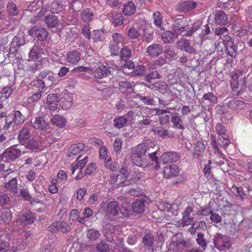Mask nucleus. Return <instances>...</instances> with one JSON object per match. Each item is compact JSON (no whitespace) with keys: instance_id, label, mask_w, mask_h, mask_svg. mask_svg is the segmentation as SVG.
Instances as JSON below:
<instances>
[{"instance_id":"obj_4","label":"nucleus","mask_w":252,"mask_h":252,"mask_svg":"<svg viewBox=\"0 0 252 252\" xmlns=\"http://www.w3.org/2000/svg\"><path fill=\"white\" fill-rule=\"evenodd\" d=\"M100 207L107 216L116 217L120 210L119 204L115 201L102 202Z\"/></svg>"},{"instance_id":"obj_24","label":"nucleus","mask_w":252,"mask_h":252,"mask_svg":"<svg viewBox=\"0 0 252 252\" xmlns=\"http://www.w3.org/2000/svg\"><path fill=\"white\" fill-rule=\"evenodd\" d=\"M145 207V201L144 200L137 199L132 204V211L135 215L141 214L144 211Z\"/></svg>"},{"instance_id":"obj_13","label":"nucleus","mask_w":252,"mask_h":252,"mask_svg":"<svg viewBox=\"0 0 252 252\" xmlns=\"http://www.w3.org/2000/svg\"><path fill=\"white\" fill-rule=\"evenodd\" d=\"M197 3L192 0H189L180 2L177 6V9L179 12H187L195 8Z\"/></svg>"},{"instance_id":"obj_23","label":"nucleus","mask_w":252,"mask_h":252,"mask_svg":"<svg viewBox=\"0 0 252 252\" xmlns=\"http://www.w3.org/2000/svg\"><path fill=\"white\" fill-rule=\"evenodd\" d=\"M100 158L105 160V165L106 167L110 169L112 171L116 170L118 168V165H112L110 163V160L106 159L107 158V149L105 146H102L100 148L99 150Z\"/></svg>"},{"instance_id":"obj_52","label":"nucleus","mask_w":252,"mask_h":252,"mask_svg":"<svg viewBox=\"0 0 252 252\" xmlns=\"http://www.w3.org/2000/svg\"><path fill=\"white\" fill-rule=\"evenodd\" d=\"M155 240L152 234H146L142 238V242L145 246L151 247L154 243Z\"/></svg>"},{"instance_id":"obj_60","label":"nucleus","mask_w":252,"mask_h":252,"mask_svg":"<svg viewBox=\"0 0 252 252\" xmlns=\"http://www.w3.org/2000/svg\"><path fill=\"white\" fill-rule=\"evenodd\" d=\"M211 146L212 147L214 154H215L219 157H221L223 155L220 151L217 145L216 141L215 139L211 140Z\"/></svg>"},{"instance_id":"obj_49","label":"nucleus","mask_w":252,"mask_h":252,"mask_svg":"<svg viewBox=\"0 0 252 252\" xmlns=\"http://www.w3.org/2000/svg\"><path fill=\"white\" fill-rule=\"evenodd\" d=\"M205 146L201 141H198L194 147V154L197 156H202L204 152Z\"/></svg>"},{"instance_id":"obj_1","label":"nucleus","mask_w":252,"mask_h":252,"mask_svg":"<svg viewBox=\"0 0 252 252\" xmlns=\"http://www.w3.org/2000/svg\"><path fill=\"white\" fill-rule=\"evenodd\" d=\"M244 71L239 70L232 76L231 87L234 94L238 95L242 91L246 85L245 78L243 77Z\"/></svg>"},{"instance_id":"obj_46","label":"nucleus","mask_w":252,"mask_h":252,"mask_svg":"<svg viewBox=\"0 0 252 252\" xmlns=\"http://www.w3.org/2000/svg\"><path fill=\"white\" fill-rule=\"evenodd\" d=\"M17 180L15 178L13 177L8 182L5 183V188L7 190L15 192L17 191Z\"/></svg>"},{"instance_id":"obj_45","label":"nucleus","mask_w":252,"mask_h":252,"mask_svg":"<svg viewBox=\"0 0 252 252\" xmlns=\"http://www.w3.org/2000/svg\"><path fill=\"white\" fill-rule=\"evenodd\" d=\"M51 122L53 125L62 127L64 126L65 120L63 116L59 115H55L51 119Z\"/></svg>"},{"instance_id":"obj_25","label":"nucleus","mask_w":252,"mask_h":252,"mask_svg":"<svg viewBox=\"0 0 252 252\" xmlns=\"http://www.w3.org/2000/svg\"><path fill=\"white\" fill-rule=\"evenodd\" d=\"M59 101L57 96L55 94H50L47 96V106L52 111H54L56 109Z\"/></svg>"},{"instance_id":"obj_8","label":"nucleus","mask_w":252,"mask_h":252,"mask_svg":"<svg viewBox=\"0 0 252 252\" xmlns=\"http://www.w3.org/2000/svg\"><path fill=\"white\" fill-rule=\"evenodd\" d=\"M150 151V148L147 147L145 144H139L134 150L131 156V159L133 163L137 166L143 156Z\"/></svg>"},{"instance_id":"obj_14","label":"nucleus","mask_w":252,"mask_h":252,"mask_svg":"<svg viewBox=\"0 0 252 252\" xmlns=\"http://www.w3.org/2000/svg\"><path fill=\"white\" fill-rule=\"evenodd\" d=\"M17 219L16 224L15 225L23 226L25 224H31L34 222L35 220L34 214L31 212L24 214L20 218Z\"/></svg>"},{"instance_id":"obj_48","label":"nucleus","mask_w":252,"mask_h":252,"mask_svg":"<svg viewBox=\"0 0 252 252\" xmlns=\"http://www.w3.org/2000/svg\"><path fill=\"white\" fill-rule=\"evenodd\" d=\"M105 37V32L103 30L94 31L92 38L94 42L102 41Z\"/></svg>"},{"instance_id":"obj_64","label":"nucleus","mask_w":252,"mask_h":252,"mask_svg":"<svg viewBox=\"0 0 252 252\" xmlns=\"http://www.w3.org/2000/svg\"><path fill=\"white\" fill-rule=\"evenodd\" d=\"M96 250L99 252H108L109 251L108 245L103 242H101L96 246Z\"/></svg>"},{"instance_id":"obj_50","label":"nucleus","mask_w":252,"mask_h":252,"mask_svg":"<svg viewBox=\"0 0 252 252\" xmlns=\"http://www.w3.org/2000/svg\"><path fill=\"white\" fill-rule=\"evenodd\" d=\"M146 72L145 67L143 65H139L136 67H134L132 72L130 76H138L142 75Z\"/></svg>"},{"instance_id":"obj_30","label":"nucleus","mask_w":252,"mask_h":252,"mask_svg":"<svg viewBox=\"0 0 252 252\" xmlns=\"http://www.w3.org/2000/svg\"><path fill=\"white\" fill-rule=\"evenodd\" d=\"M227 106L233 110H239L243 109L245 106V104L242 100L233 99L228 101Z\"/></svg>"},{"instance_id":"obj_51","label":"nucleus","mask_w":252,"mask_h":252,"mask_svg":"<svg viewBox=\"0 0 252 252\" xmlns=\"http://www.w3.org/2000/svg\"><path fill=\"white\" fill-rule=\"evenodd\" d=\"M202 23L201 21H198L194 23L192 26L191 27L189 30L187 31L185 33L183 34V35L185 36H191L196 31H197L201 27Z\"/></svg>"},{"instance_id":"obj_37","label":"nucleus","mask_w":252,"mask_h":252,"mask_svg":"<svg viewBox=\"0 0 252 252\" xmlns=\"http://www.w3.org/2000/svg\"><path fill=\"white\" fill-rule=\"evenodd\" d=\"M153 23L157 28L163 30V17L161 13L156 11L153 14Z\"/></svg>"},{"instance_id":"obj_55","label":"nucleus","mask_w":252,"mask_h":252,"mask_svg":"<svg viewBox=\"0 0 252 252\" xmlns=\"http://www.w3.org/2000/svg\"><path fill=\"white\" fill-rule=\"evenodd\" d=\"M7 9L9 14L11 15L15 16L18 13V9L16 4L13 2H8Z\"/></svg>"},{"instance_id":"obj_53","label":"nucleus","mask_w":252,"mask_h":252,"mask_svg":"<svg viewBox=\"0 0 252 252\" xmlns=\"http://www.w3.org/2000/svg\"><path fill=\"white\" fill-rule=\"evenodd\" d=\"M127 35L130 39H137L139 37L140 33L135 28L132 27L127 30Z\"/></svg>"},{"instance_id":"obj_61","label":"nucleus","mask_w":252,"mask_h":252,"mask_svg":"<svg viewBox=\"0 0 252 252\" xmlns=\"http://www.w3.org/2000/svg\"><path fill=\"white\" fill-rule=\"evenodd\" d=\"M213 210L211 209L209 204L206 205L204 208L198 211L197 214L199 216H208L212 213Z\"/></svg>"},{"instance_id":"obj_18","label":"nucleus","mask_w":252,"mask_h":252,"mask_svg":"<svg viewBox=\"0 0 252 252\" xmlns=\"http://www.w3.org/2000/svg\"><path fill=\"white\" fill-rule=\"evenodd\" d=\"M180 173V168L178 166L172 164L164 168L163 173L166 178H170L178 176Z\"/></svg>"},{"instance_id":"obj_2","label":"nucleus","mask_w":252,"mask_h":252,"mask_svg":"<svg viewBox=\"0 0 252 252\" xmlns=\"http://www.w3.org/2000/svg\"><path fill=\"white\" fill-rule=\"evenodd\" d=\"M25 121V117L20 111H14L13 113L8 114L6 116L3 129L6 130L12 126L14 128L15 126L22 125Z\"/></svg>"},{"instance_id":"obj_34","label":"nucleus","mask_w":252,"mask_h":252,"mask_svg":"<svg viewBox=\"0 0 252 252\" xmlns=\"http://www.w3.org/2000/svg\"><path fill=\"white\" fill-rule=\"evenodd\" d=\"M43 50L39 48L37 45H34L31 50L29 53V57L31 60H38L40 57L41 54H43Z\"/></svg>"},{"instance_id":"obj_28","label":"nucleus","mask_w":252,"mask_h":252,"mask_svg":"<svg viewBox=\"0 0 252 252\" xmlns=\"http://www.w3.org/2000/svg\"><path fill=\"white\" fill-rule=\"evenodd\" d=\"M153 131L155 134L164 138H171L173 136V133H172L171 131H169L161 126L156 127L153 128Z\"/></svg>"},{"instance_id":"obj_5","label":"nucleus","mask_w":252,"mask_h":252,"mask_svg":"<svg viewBox=\"0 0 252 252\" xmlns=\"http://www.w3.org/2000/svg\"><path fill=\"white\" fill-rule=\"evenodd\" d=\"M13 233L14 235L19 234V237L15 242L17 245L12 246V251L15 252L19 250L24 249L26 246V240L30 236V232L23 229H19L18 232L14 231Z\"/></svg>"},{"instance_id":"obj_44","label":"nucleus","mask_w":252,"mask_h":252,"mask_svg":"<svg viewBox=\"0 0 252 252\" xmlns=\"http://www.w3.org/2000/svg\"><path fill=\"white\" fill-rule=\"evenodd\" d=\"M126 115L124 116H120L115 118L114 120V126L117 128H121L124 126L127 122V119L126 118Z\"/></svg>"},{"instance_id":"obj_58","label":"nucleus","mask_w":252,"mask_h":252,"mask_svg":"<svg viewBox=\"0 0 252 252\" xmlns=\"http://www.w3.org/2000/svg\"><path fill=\"white\" fill-rule=\"evenodd\" d=\"M203 100H209L213 103H216L218 102V97L212 93H208L203 95L202 97Z\"/></svg>"},{"instance_id":"obj_62","label":"nucleus","mask_w":252,"mask_h":252,"mask_svg":"<svg viewBox=\"0 0 252 252\" xmlns=\"http://www.w3.org/2000/svg\"><path fill=\"white\" fill-rule=\"evenodd\" d=\"M112 41L111 42L114 43L122 44L124 41L123 35L119 33L115 32L112 35Z\"/></svg>"},{"instance_id":"obj_63","label":"nucleus","mask_w":252,"mask_h":252,"mask_svg":"<svg viewBox=\"0 0 252 252\" xmlns=\"http://www.w3.org/2000/svg\"><path fill=\"white\" fill-rule=\"evenodd\" d=\"M26 147L28 149L36 150L39 148L38 144L33 139H31L26 143Z\"/></svg>"},{"instance_id":"obj_22","label":"nucleus","mask_w":252,"mask_h":252,"mask_svg":"<svg viewBox=\"0 0 252 252\" xmlns=\"http://www.w3.org/2000/svg\"><path fill=\"white\" fill-rule=\"evenodd\" d=\"M164 164L174 162L178 161L179 159V156L174 152H167L162 154L160 157Z\"/></svg>"},{"instance_id":"obj_11","label":"nucleus","mask_w":252,"mask_h":252,"mask_svg":"<svg viewBox=\"0 0 252 252\" xmlns=\"http://www.w3.org/2000/svg\"><path fill=\"white\" fill-rule=\"evenodd\" d=\"M119 227L112 223L106 224L103 227V235L107 241L112 242L115 241L117 238V232Z\"/></svg>"},{"instance_id":"obj_15","label":"nucleus","mask_w":252,"mask_h":252,"mask_svg":"<svg viewBox=\"0 0 252 252\" xmlns=\"http://www.w3.org/2000/svg\"><path fill=\"white\" fill-rule=\"evenodd\" d=\"M28 33L31 36L34 35L39 40H44L48 35V32L45 29L36 27H33L29 30Z\"/></svg>"},{"instance_id":"obj_31","label":"nucleus","mask_w":252,"mask_h":252,"mask_svg":"<svg viewBox=\"0 0 252 252\" xmlns=\"http://www.w3.org/2000/svg\"><path fill=\"white\" fill-rule=\"evenodd\" d=\"M215 21L219 25H225L227 22V15L222 11H218L215 14Z\"/></svg>"},{"instance_id":"obj_40","label":"nucleus","mask_w":252,"mask_h":252,"mask_svg":"<svg viewBox=\"0 0 252 252\" xmlns=\"http://www.w3.org/2000/svg\"><path fill=\"white\" fill-rule=\"evenodd\" d=\"M94 12L90 8H85L81 12V17L84 22H90L94 19Z\"/></svg>"},{"instance_id":"obj_32","label":"nucleus","mask_w":252,"mask_h":252,"mask_svg":"<svg viewBox=\"0 0 252 252\" xmlns=\"http://www.w3.org/2000/svg\"><path fill=\"white\" fill-rule=\"evenodd\" d=\"M12 215L10 210L5 208L0 210V221L8 223L12 220Z\"/></svg>"},{"instance_id":"obj_10","label":"nucleus","mask_w":252,"mask_h":252,"mask_svg":"<svg viewBox=\"0 0 252 252\" xmlns=\"http://www.w3.org/2000/svg\"><path fill=\"white\" fill-rule=\"evenodd\" d=\"M60 106L64 110L69 109L73 101V94L70 93L68 91L64 90L60 94Z\"/></svg>"},{"instance_id":"obj_33","label":"nucleus","mask_w":252,"mask_h":252,"mask_svg":"<svg viewBox=\"0 0 252 252\" xmlns=\"http://www.w3.org/2000/svg\"><path fill=\"white\" fill-rule=\"evenodd\" d=\"M64 8L62 0H55L51 3L50 11L53 13H59Z\"/></svg>"},{"instance_id":"obj_56","label":"nucleus","mask_w":252,"mask_h":252,"mask_svg":"<svg viewBox=\"0 0 252 252\" xmlns=\"http://www.w3.org/2000/svg\"><path fill=\"white\" fill-rule=\"evenodd\" d=\"M197 244L203 248L205 250L207 246L206 240L204 238V234L202 233H199L197 234V238L196 239Z\"/></svg>"},{"instance_id":"obj_39","label":"nucleus","mask_w":252,"mask_h":252,"mask_svg":"<svg viewBox=\"0 0 252 252\" xmlns=\"http://www.w3.org/2000/svg\"><path fill=\"white\" fill-rule=\"evenodd\" d=\"M171 122L173 124L172 127L175 129L184 130L185 127L183 125V121L180 116L173 115L171 118Z\"/></svg>"},{"instance_id":"obj_17","label":"nucleus","mask_w":252,"mask_h":252,"mask_svg":"<svg viewBox=\"0 0 252 252\" xmlns=\"http://www.w3.org/2000/svg\"><path fill=\"white\" fill-rule=\"evenodd\" d=\"M185 20L183 18H177L174 21L173 29L175 33L178 36L185 32Z\"/></svg>"},{"instance_id":"obj_38","label":"nucleus","mask_w":252,"mask_h":252,"mask_svg":"<svg viewBox=\"0 0 252 252\" xmlns=\"http://www.w3.org/2000/svg\"><path fill=\"white\" fill-rule=\"evenodd\" d=\"M47 126L48 123L41 116L36 117L33 123V127L40 130L45 128Z\"/></svg>"},{"instance_id":"obj_27","label":"nucleus","mask_w":252,"mask_h":252,"mask_svg":"<svg viewBox=\"0 0 252 252\" xmlns=\"http://www.w3.org/2000/svg\"><path fill=\"white\" fill-rule=\"evenodd\" d=\"M225 46L227 54L232 58H235L237 54V49L234 42L230 37L225 41Z\"/></svg>"},{"instance_id":"obj_12","label":"nucleus","mask_w":252,"mask_h":252,"mask_svg":"<svg viewBox=\"0 0 252 252\" xmlns=\"http://www.w3.org/2000/svg\"><path fill=\"white\" fill-rule=\"evenodd\" d=\"M113 69L109 66L101 65L98 67L94 72V78L99 79L112 75Z\"/></svg>"},{"instance_id":"obj_43","label":"nucleus","mask_w":252,"mask_h":252,"mask_svg":"<svg viewBox=\"0 0 252 252\" xmlns=\"http://www.w3.org/2000/svg\"><path fill=\"white\" fill-rule=\"evenodd\" d=\"M87 236L90 241L94 242L100 237V234L98 230L91 228L87 231Z\"/></svg>"},{"instance_id":"obj_41","label":"nucleus","mask_w":252,"mask_h":252,"mask_svg":"<svg viewBox=\"0 0 252 252\" xmlns=\"http://www.w3.org/2000/svg\"><path fill=\"white\" fill-rule=\"evenodd\" d=\"M119 86L120 89L123 92L131 93L134 92L133 84L129 82L121 81L119 83Z\"/></svg>"},{"instance_id":"obj_21","label":"nucleus","mask_w":252,"mask_h":252,"mask_svg":"<svg viewBox=\"0 0 252 252\" xmlns=\"http://www.w3.org/2000/svg\"><path fill=\"white\" fill-rule=\"evenodd\" d=\"M177 46L179 49L184 50L188 53H193L194 49L190 45L189 41L184 38H181L177 42Z\"/></svg>"},{"instance_id":"obj_36","label":"nucleus","mask_w":252,"mask_h":252,"mask_svg":"<svg viewBox=\"0 0 252 252\" xmlns=\"http://www.w3.org/2000/svg\"><path fill=\"white\" fill-rule=\"evenodd\" d=\"M124 6L123 13L125 15L130 16L135 13L136 7L133 2L128 1L124 3Z\"/></svg>"},{"instance_id":"obj_9","label":"nucleus","mask_w":252,"mask_h":252,"mask_svg":"<svg viewBox=\"0 0 252 252\" xmlns=\"http://www.w3.org/2000/svg\"><path fill=\"white\" fill-rule=\"evenodd\" d=\"M20 150L17 148L16 146H12L0 156V161L8 162L9 161L14 160L20 155Z\"/></svg>"},{"instance_id":"obj_16","label":"nucleus","mask_w":252,"mask_h":252,"mask_svg":"<svg viewBox=\"0 0 252 252\" xmlns=\"http://www.w3.org/2000/svg\"><path fill=\"white\" fill-rule=\"evenodd\" d=\"M193 212V209L191 207L186 208L183 213L181 223L182 226H189L194 222V218L190 215Z\"/></svg>"},{"instance_id":"obj_7","label":"nucleus","mask_w":252,"mask_h":252,"mask_svg":"<svg viewBox=\"0 0 252 252\" xmlns=\"http://www.w3.org/2000/svg\"><path fill=\"white\" fill-rule=\"evenodd\" d=\"M70 229V226L67 222L60 220L52 223L47 227V230L52 233L61 232L65 234L69 232Z\"/></svg>"},{"instance_id":"obj_29","label":"nucleus","mask_w":252,"mask_h":252,"mask_svg":"<svg viewBox=\"0 0 252 252\" xmlns=\"http://www.w3.org/2000/svg\"><path fill=\"white\" fill-rule=\"evenodd\" d=\"M30 130L28 127H23L19 132L18 139L20 143L25 145L30 137Z\"/></svg>"},{"instance_id":"obj_59","label":"nucleus","mask_w":252,"mask_h":252,"mask_svg":"<svg viewBox=\"0 0 252 252\" xmlns=\"http://www.w3.org/2000/svg\"><path fill=\"white\" fill-rule=\"evenodd\" d=\"M121 58L122 60H126L131 56V50L127 47H124L120 52Z\"/></svg>"},{"instance_id":"obj_3","label":"nucleus","mask_w":252,"mask_h":252,"mask_svg":"<svg viewBox=\"0 0 252 252\" xmlns=\"http://www.w3.org/2000/svg\"><path fill=\"white\" fill-rule=\"evenodd\" d=\"M213 243L215 248L220 251L229 249L232 245L228 237L220 233H217L214 235Z\"/></svg>"},{"instance_id":"obj_54","label":"nucleus","mask_w":252,"mask_h":252,"mask_svg":"<svg viewBox=\"0 0 252 252\" xmlns=\"http://www.w3.org/2000/svg\"><path fill=\"white\" fill-rule=\"evenodd\" d=\"M134 67V64L133 62H127L123 65L122 69V72L125 74L130 75L132 72H127V69L132 71Z\"/></svg>"},{"instance_id":"obj_35","label":"nucleus","mask_w":252,"mask_h":252,"mask_svg":"<svg viewBox=\"0 0 252 252\" xmlns=\"http://www.w3.org/2000/svg\"><path fill=\"white\" fill-rule=\"evenodd\" d=\"M178 36L170 31H167L161 34V39L164 43H172Z\"/></svg>"},{"instance_id":"obj_47","label":"nucleus","mask_w":252,"mask_h":252,"mask_svg":"<svg viewBox=\"0 0 252 252\" xmlns=\"http://www.w3.org/2000/svg\"><path fill=\"white\" fill-rule=\"evenodd\" d=\"M112 22L114 26H121L123 24L124 18L121 13H113L112 16Z\"/></svg>"},{"instance_id":"obj_57","label":"nucleus","mask_w":252,"mask_h":252,"mask_svg":"<svg viewBox=\"0 0 252 252\" xmlns=\"http://www.w3.org/2000/svg\"><path fill=\"white\" fill-rule=\"evenodd\" d=\"M109 51L112 55H118L120 52V47L119 44L110 42Z\"/></svg>"},{"instance_id":"obj_20","label":"nucleus","mask_w":252,"mask_h":252,"mask_svg":"<svg viewBox=\"0 0 252 252\" xmlns=\"http://www.w3.org/2000/svg\"><path fill=\"white\" fill-rule=\"evenodd\" d=\"M162 52V47L159 44H152L148 46L146 52L152 57H156L160 55Z\"/></svg>"},{"instance_id":"obj_19","label":"nucleus","mask_w":252,"mask_h":252,"mask_svg":"<svg viewBox=\"0 0 252 252\" xmlns=\"http://www.w3.org/2000/svg\"><path fill=\"white\" fill-rule=\"evenodd\" d=\"M86 147L82 143H78L76 144H72L67 152V156L68 157H71L74 156L81 151H84L86 149Z\"/></svg>"},{"instance_id":"obj_26","label":"nucleus","mask_w":252,"mask_h":252,"mask_svg":"<svg viewBox=\"0 0 252 252\" xmlns=\"http://www.w3.org/2000/svg\"><path fill=\"white\" fill-rule=\"evenodd\" d=\"M81 59L80 53L77 51H71L66 54V61L71 64H77Z\"/></svg>"},{"instance_id":"obj_42","label":"nucleus","mask_w":252,"mask_h":252,"mask_svg":"<svg viewBox=\"0 0 252 252\" xmlns=\"http://www.w3.org/2000/svg\"><path fill=\"white\" fill-rule=\"evenodd\" d=\"M45 23L49 28L55 27L59 23L57 16L50 15L45 18Z\"/></svg>"},{"instance_id":"obj_6","label":"nucleus","mask_w":252,"mask_h":252,"mask_svg":"<svg viewBox=\"0 0 252 252\" xmlns=\"http://www.w3.org/2000/svg\"><path fill=\"white\" fill-rule=\"evenodd\" d=\"M120 173L122 178L121 181L117 184V187H125L136 183L140 178L136 174H134L133 178L127 180V178L129 173L126 167L121 168Z\"/></svg>"}]
</instances>
